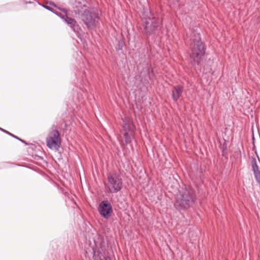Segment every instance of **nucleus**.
I'll return each instance as SVG.
<instances>
[{
  "mask_svg": "<svg viewBox=\"0 0 260 260\" xmlns=\"http://www.w3.org/2000/svg\"><path fill=\"white\" fill-rule=\"evenodd\" d=\"M191 41L189 45V63L192 66L200 67L202 61L204 59L206 47L201 41L199 33H194L190 38Z\"/></svg>",
  "mask_w": 260,
  "mask_h": 260,
  "instance_id": "1",
  "label": "nucleus"
},
{
  "mask_svg": "<svg viewBox=\"0 0 260 260\" xmlns=\"http://www.w3.org/2000/svg\"><path fill=\"white\" fill-rule=\"evenodd\" d=\"M79 19L89 30L93 29L99 23L98 10L95 8H86L85 5L78 3L74 10Z\"/></svg>",
  "mask_w": 260,
  "mask_h": 260,
  "instance_id": "2",
  "label": "nucleus"
},
{
  "mask_svg": "<svg viewBox=\"0 0 260 260\" xmlns=\"http://www.w3.org/2000/svg\"><path fill=\"white\" fill-rule=\"evenodd\" d=\"M143 29L142 33L147 37L151 35L158 36L161 33V23L148 9L144 8L141 16Z\"/></svg>",
  "mask_w": 260,
  "mask_h": 260,
  "instance_id": "3",
  "label": "nucleus"
},
{
  "mask_svg": "<svg viewBox=\"0 0 260 260\" xmlns=\"http://www.w3.org/2000/svg\"><path fill=\"white\" fill-rule=\"evenodd\" d=\"M196 200L194 190L190 187L182 188L176 197L174 206L179 211L191 207Z\"/></svg>",
  "mask_w": 260,
  "mask_h": 260,
  "instance_id": "4",
  "label": "nucleus"
},
{
  "mask_svg": "<svg viewBox=\"0 0 260 260\" xmlns=\"http://www.w3.org/2000/svg\"><path fill=\"white\" fill-rule=\"evenodd\" d=\"M105 242L102 238L94 239L93 243H90L89 247L86 250V256H92L94 260H111L108 256L105 255Z\"/></svg>",
  "mask_w": 260,
  "mask_h": 260,
  "instance_id": "5",
  "label": "nucleus"
},
{
  "mask_svg": "<svg viewBox=\"0 0 260 260\" xmlns=\"http://www.w3.org/2000/svg\"><path fill=\"white\" fill-rule=\"evenodd\" d=\"M123 182L121 177L116 173L107 174V191L110 193H116L122 188Z\"/></svg>",
  "mask_w": 260,
  "mask_h": 260,
  "instance_id": "6",
  "label": "nucleus"
},
{
  "mask_svg": "<svg viewBox=\"0 0 260 260\" xmlns=\"http://www.w3.org/2000/svg\"><path fill=\"white\" fill-rule=\"evenodd\" d=\"M60 143V134L57 130H53L46 138L47 147L52 150H58Z\"/></svg>",
  "mask_w": 260,
  "mask_h": 260,
  "instance_id": "7",
  "label": "nucleus"
},
{
  "mask_svg": "<svg viewBox=\"0 0 260 260\" xmlns=\"http://www.w3.org/2000/svg\"><path fill=\"white\" fill-rule=\"evenodd\" d=\"M100 214L105 219L109 218L112 213V206L108 200L102 201L98 208Z\"/></svg>",
  "mask_w": 260,
  "mask_h": 260,
  "instance_id": "8",
  "label": "nucleus"
},
{
  "mask_svg": "<svg viewBox=\"0 0 260 260\" xmlns=\"http://www.w3.org/2000/svg\"><path fill=\"white\" fill-rule=\"evenodd\" d=\"M55 14L63 19L68 24L70 25L71 28L74 32L78 31L79 26L74 19L68 17L67 15H63L60 13H55Z\"/></svg>",
  "mask_w": 260,
  "mask_h": 260,
  "instance_id": "9",
  "label": "nucleus"
},
{
  "mask_svg": "<svg viewBox=\"0 0 260 260\" xmlns=\"http://www.w3.org/2000/svg\"><path fill=\"white\" fill-rule=\"evenodd\" d=\"M183 91V87L181 85H175L173 86V89L172 91V98L173 100L176 102L182 94Z\"/></svg>",
  "mask_w": 260,
  "mask_h": 260,
  "instance_id": "10",
  "label": "nucleus"
},
{
  "mask_svg": "<svg viewBox=\"0 0 260 260\" xmlns=\"http://www.w3.org/2000/svg\"><path fill=\"white\" fill-rule=\"evenodd\" d=\"M251 167L256 182L260 184V171L258 169L256 160L254 157H253L252 159Z\"/></svg>",
  "mask_w": 260,
  "mask_h": 260,
  "instance_id": "11",
  "label": "nucleus"
},
{
  "mask_svg": "<svg viewBox=\"0 0 260 260\" xmlns=\"http://www.w3.org/2000/svg\"><path fill=\"white\" fill-rule=\"evenodd\" d=\"M122 120L123 122V128L125 132L132 131L133 125L131 121L126 118L123 119Z\"/></svg>",
  "mask_w": 260,
  "mask_h": 260,
  "instance_id": "12",
  "label": "nucleus"
},
{
  "mask_svg": "<svg viewBox=\"0 0 260 260\" xmlns=\"http://www.w3.org/2000/svg\"><path fill=\"white\" fill-rule=\"evenodd\" d=\"M128 132H125L124 134V141L126 144H130L132 142V139L133 138V135Z\"/></svg>",
  "mask_w": 260,
  "mask_h": 260,
  "instance_id": "13",
  "label": "nucleus"
},
{
  "mask_svg": "<svg viewBox=\"0 0 260 260\" xmlns=\"http://www.w3.org/2000/svg\"><path fill=\"white\" fill-rule=\"evenodd\" d=\"M0 129H1V131H2L4 132H5V133H6V134H9V135L11 136L12 137H13V138H15V139H17V140H19L20 141H21V142H22V143H23L25 144L26 145H27V144L26 143V142H25L24 140H22V139H20L19 138L17 137V136H16L14 135L13 134H11V133H9V132H8V131H6V130H5V129H3V128H1V127H0Z\"/></svg>",
  "mask_w": 260,
  "mask_h": 260,
  "instance_id": "14",
  "label": "nucleus"
},
{
  "mask_svg": "<svg viewBox=\"0 0 260 260\" xmlns=\"http://www.w3.org/2000/svg\"><path fill=\"white\" fill-rule=\"evenodd\" d=\"M43 7L44 8H45V9H46L47 10H49V11H51V12H53V13H55H55H56V12H54V11H53V8H51V7H49V6H45V5H43Z\"/></svg>",
  "mask_w": 260,
  "mask_h": 260,
  "instance_id": "15",
  "label": "nucleus"
},
{
  "mask_svg": "<svg viewBox=\"0 0 260 260\" xmlns=\"http://www.w3.org/2000/svg\"><path fill=\"white\" fill-rule=\"evenodd\" d=\"M27 3L30 4V3H31V2H29L26 3V4H27Z\"/></svg>",
  "mask_w": 260,
  "mask_h": 260,
  "instance_id": "16",
  "label": "nucleus"
},
{
  "mask_svg": "<svg viewBox=\"0 0 260 260\" xmlns=\"http://www.w3.org/2000/svg\"><path fill=\"white\" fill-rule=\"evenodd\" d=\"M200 71L201 72H202V69H201V68H200Z\"/></svg>",
  "mask_w": 260,
  "mask_h": 260,
  "instance_id": "17",
  "label": "nucleus"
}]
</instances>
